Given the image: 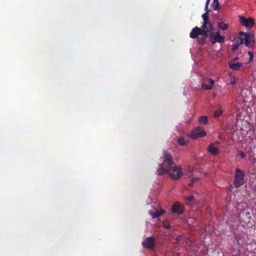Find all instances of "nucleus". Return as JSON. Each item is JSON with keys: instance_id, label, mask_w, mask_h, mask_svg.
Returning <instances> with one entry per match:
<instances>
[{"instance_id": "obj_14", "label": "nucleus", "mask_w": 256, "mask_h": 256, "mask_svg": "<svg viewBox=\"0 0 256 256\" xmlns=\"http://www.w3.org/2000/svg\"><path fill=\"white\" fill-rule=\"evenodd\" d=\"M220 3L218 2V0H214L212 5H211V10H218L220 8Z\"/></svg>"}, {"instance_id": "obj_7", "label": "nucleus", "mask_w": 256, "mask_h": 256, "mask_svg": "<svg viewBox=\"0 0 256 256\" xmlns=\"http://www.w3.org/2000/svg\"><path fill=\"white\" fill-rule=\"evenodd\" d=\"M240 22L242 25L248 28H252L254 24V20L250 18L240 17Z\"/></svg>"}, {"instance_id": "obj_9", "label": "nucleus", "mask_w": 256, "mask_h": 256, "mask_svg": "<svg viewBox=\"0 0 256 256\" xmlns=\"http://www.w3.org/2000/svg\"><path fill=\"white\" fill-rule=\"evenodd\" d=\"M164 210L160 208H155L154 211L150 210L148 214L153 218L160 216L164 212Z\"/></svg>"}, {"instance_id": "obj_12", "label": "nucleus", "mask_w": 256, "mask_h": 256, "mask_svg": "<svg viewBox=\"0 0 256 256\" xmlns=\"http://www.w3.org/2000/svg\"><path fill=\"white\" fill-rule=\"evenodd\" d=\"M237 58H235L229 62L230 67L233 70H238L241 66L242 64L236 62Z\"/></svg>"}, {"instance_id": "obj_25", "label": "nucleus", "mask_w": 256, "mask_h": 256, "mask_svg": "<svg viewBox=\"0 0 256 256\" xmlns=\"http://www.w3.org/2000/svg\"><path fill=\"white\" fill-rule=\"evenodd\" d=\"M239 155L241 156V158H245V154L244 152H239Z\"/></svg>"}, {"instance_id": "obj_6", "label": "nucleus", "mask_w": 256, "mask_h": 256, "mask_svg": "<svg viewBox=\"0 0 256 256\" xmlns=\"http://www.w3.org/2000/svg\"><path fill=\"white\" fill-rule=\"evenodd\" d=\"M142 245L144 248L153 250L155 247V240L152 236L147 238L142 242Z\"/></svg>"}, {"instance_id": "obj_28", "label": "nucleus", "mask_w": 256, "mask_h": 256, "mask_svg": "<svg viewBox=\"0 0 256 256\" xmlns=\"http://www.w3.org/2000/svg\"><path fill=\"white\" fill-rule=\"evenodd\" d=\"M242 244V242H240L239 241H238V245H240V244Z\"/></svg>"}, {"instance_id": "obj_20", "label": "nucleus", "mask_w": 256, "mask_h": 256, "mask_svg": "<svg viewBox=\"0 0 256 256\" xmlns=\"http://www.w3.org/2000/svg\"><path fill=\"white\" fill-rule=\"evenodd\" d=\"M194 172V168L191 167H189L186 171V175L188 176V177H191L193 175L192 174V172Z\"/></svg>"}, {"instance_id": "obj_10", "label": "nucleus", "mask_w": 256, "mask_h": 256, "mask_svg": "<svg viewBox=\"0 0 256 256\" xmlns=\"http://www.w3.org/2000/svg\"><path fill=\"white\" fill-rule=\"evenodd\" d=\"M172 212L178 214H181L183 212V210L181 205L178 202L173 204L171 208Z\"/></svg>"}, {"instance_id": "obj_2", "label": "nucleus", "mask_w": 256, "mask_h": 256, "mask_svg": "<svg viewBox=\"0 0 256 256\" xmlns=\"http://www.w3.org/2000/svg\"><path fill=\"white\" fill-rule=\"evenodd\" d=\"M203 18V24L202 28H200L198 26L194 28L190 33V37L192 38L201 36V40H199L200 44H202L204 42L206 37L208 36V33L212 30V26L208 20V17Z\"/></svg>"}, {"instance_id": "obj_16", "label": "nucleus", "mask_w": 256, "mask_h": 256, "mask_svg": "<svg viewBox=\"0 0 256 256\" xmlns=\"http://www.w3.org/2000/svg\"><path fill=\"white\" fill-rule=\"evenodd\" d=\"M222 112H223L221 108V106H219L218 109L216 110L214 112V116L218 117L219 116L222 114Z\"/></svg>"}, {"instance_id": "obj_23", "label": "nucleus", "mask_w": 256, "mask_h": 256, "mask_svg": "<svg viewBox=\"0 0 256 256\" xmlns=\"http://www.w3.org/2000/svg\"><path fill=\"white\" fill-rule=\"evenodd\" d=\"M163 225L164 227L166 228H170V224L166 222H164Z\"/></svg>"}, {"instance_id": "obj_8", "label": "nucleus", "mask_w": 256, "mask_h": 256, "mask_svg": "<svg viewBox=\"0 0 256 256\" xmlns=\"http://www.w3.org/2000/svg\"><path fill=\"white\" fill-rule=\"evenodd\" d=\"M210 36L211 42L212 44H215L216 42L221 43L224 42V37L221 36L219 32L211 34Z\"/></svg>"}, {"instance_id": "obj_27", "label": "nucleus", "mask_w": 256, "mask_h": 256, "mask_svg": "<svg viewBox=\"0 0 256 256\" xmlns=\"http://www.w3.org/2000/svg\"><path fill=\"white\" fill-rule=\"evenodd\" d=\"M214 144H216V146H218L220 144V142L218 141H216V142H215L214 143Z\"/></svg>"}, {"instance_id": "obj_18", "label": "nucleus", "mask_w": 256, "mask_h": 256, "mask_svg": "<svg viewBox=\"0 0 256 256\" xmlns=\"http://www.w3.org/2000/svg\"><path fill=\"white\" fill-rule=\"evenodd\" d=\"M194 200V198L192 196H190L186 198V202L188 204H191L192 202Z\"/></svg>"}, {"instance_id": "obj_4", "label": "nucleus", "mask_w": 256, "mask_h": 256, "mask_svg": "<svg viewBox=\"0 0 256 256\" xmlns=\"http://www.w3.org/2000/svg\"><path fill=\"white\" fill-rule=\"evenodd\" d=\"M244 174L240 170L237 168L235 175L234 185L236 188H238L244 184Z\"/></svg>"}, {"instance_id": "obj_13", "label": "nucleus", "mask_w": 256, "mask_h": 256, "mask_svg": "<svg viewBox=\"0 0 256 256\" xmlns=\"http://www.w3.org/2000/svg\"><path fill=\"white\" fill-rule=\"evenodd\" d=\"M208 82L210 84H202V87L204 89L209 90L212 88V85L214 84V81L212 79H209Z\"/></svg>"}, {"instance_id": "obj_21", "label": "nucleus", "mask_w": 256, "mask_h": 256, "mask_svg": "<svg viewBox=\"0 0 256 256\" xmlns=\"http://www.w3.org/2000/svg\"><path fill=\"white\" fill-rule=\"evenodd\" d=\"M198 179H199V178H198V177H196V178H194V177H192V178L191 182H190V183L188 184V185H189V186H191L192 184H193V183H194L196 180H198Z\"/></svg>"}, {"instance_id": "obj_29", "label": "nucleus", "mask_w": 256, "mask_h": 256, "mask_svg": "<svg viewBox=\"0 0 256 256\" xmlns=\"http://www.w3.org/2000/svg\"><path fill=\"white\" fill-rule=\"evenodd\" d=\"M248 54L251 56L250 58H252V53L251 52H248Z\"/></svg>"}, {"instance_id": "obj_22", "label": "nucleus", "mask_w": 256, "mask_h": 256, "mask_svg": "<svg viewBox=\"0 0 256 256\" xmlns=\"http://www.w3.org/2000/svg\"><path fill=\"white\" fill-rule=\"evenodd\" d=\"M236 84V78L234 77H232V80L230 82V84L231 85H234Z\"/></svg>"}, {"instance_id": "obj_15", "label": "nucleus", "mask_w": 256, "mask_h": 256, "mask_svg": "<svg viewBox=\"0 0 256 256\" xmlns=\"http://www.w3.org/2000/svg\"><path fill=\"white\" fill-rule=\"evenodd\" d=\"M178 142L180 146H184L187 144L188 140H185L183 137H180L178 139Z\"/></svg>"}, {"instance_id": "obj_5", "label": "nucleus", "mask_w": 256, "mask_h": 256, "mask_svg": "<svg viewBox=\"0 0 256 256\" xmlns=\"http://www.w3.org/2000/svg\"><path fill=\"white\" fill-rule=\"evenodd\" d=\"M206 135V132L202 130L200 126H196L192 132L190 134L191 138L196 139Z\"/></svg>"}, {"instance_id": "obj_19", "label": "nucleus", "mask_w": 256, "mask_h": 256, "mask_svg": "<svg viewBox=\"0 0 256 256\" xmlns=\"http://www.w3.org/2000/svg\"><path fill=\"white\" fill-rule=\"evenodd\" d=\"M198 121L204 124H206L208 122V118L206 116H202L200 117Z\"/></svg>"}, {"instance_id": "obj_11", "label": "nucleus", "mask_w": 256, "mask_h": 256, "mask_svg": "<svg viewBox=\"0 0 256 256\" xmlns=\"http://www.w3.org/2000/svg\"><path fill=\"white\" fill-rule=\"evenodd\" d=\"M208 152L212 155H217L219 154L218 146L214 144H210L208 148Z\"/></svg>"}, {"instance_id": "obj_17", "label": "nucleus", "mask_w": 256, "mask_h": 256, "mask_svg": "<svg viewBox=\"0 0 256 256\" xmlns=\"http://www.w3.org/2000/svg\"><path fill=\"white\" fill-rule=\"evenodd\" d=\"M218 27L220 29H222V30H226L228 26V24H225L223 22H220L218 24Z\"/></svg>"}, {"instance_id": "obj_1", "label": "nucleus", "mask_w": 256, "mask_h": 256, "mask_svg": "<svg viewBox=\"0 0 256 256\" xmlns=\"http://www.w3.org/2000/svg\"><path fill=\"white\" fill-rule=\"evenodd\" d=\"M162 162L157 170L158 175L168 174L174 180L179 179L182 175V168L179 166H172L173 160L172 156L166 151H163Z\"/></svg>"}, {"instance_id": "obj_26", "label": "nucleus", "mask_w": 256, "mask_h": 256, "mask_svg": "<svg viewBox=\"0 0 256 256\" xmlns=\"http://www.w3.org/2000/svg\"><path fill=\"white\" fill-rule=\"evenodd\" d=\"M210 2V0H206V10H207V8H208V6Z\"/></svg>"}, {"instance_id": "obj_24", "label": "nucleus", "mask_w": 256, "mask_h": 256, "mask_svg": "<svg viewBox=\"0 0 256 256\" xmlns=\"http://www.w3.org/2000/svg\"><path fill=\"white\" fill-rule=\"evenodd\" d=\"M204 10H206V12L204 14H203L202 15V16H208V12H209L211 11V10H208V8H207V10H206L205 8Z\"/></svg>"}, {"instance_id": "obj_3", "label": "nucleus", "mask_w": 256, "mask_h": 256, "mask_svg": "<svg viewBox=\"0 0 256 256\" xmlns=\"http://www.w3.org/2000/svg\"><path fill=\"white\" fill-rule=\"evenodd\" d=\"M239 34V38L235 40L234 44L233 45L232 50L234 51L236 50L238 46L243 43L248 47H250L254 44V36L253 34L240 32Z\"/></svg>"}]
</instances>
